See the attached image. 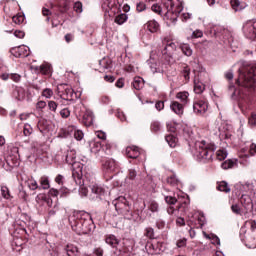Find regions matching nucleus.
Listing matches in <instances>:
<instances>
[{
	"mask_svg": "<svg viewBox=\"0 0 256 256\" xmlns=\"http://www.w3.org/2000/svg\"><path fill=\"white\" fill-rule=\"evenodd\" d=\"M152 11L158 15H165L172 23H175L179 18V13L183 11V4L179 0H169L164 11L158 4L152 5Z\"/></svg>",
	"mask_w": 256,
	"mask_h": 256,
	"instance_id": "obj_3",
	"label": "nucleus"
},
{
	"mask_svg": "<svg viewBox=\"0 0 256 256\" xmlns=\"http://www.w3.org/2000/svg\"><path fill=\"white\" fill-rule=\"evenodd\" d=\"M176 99H178L182 105H187L189 103V92H178L176 94Z\"/></svg>",
	"mask_w": 256,
	"mask_h": 256,
	"instance_id": "obj_25",
	"label": "nucleus"
},
{
	"mask_svg": "<svg viewBox=\"0 0 256 256\" xmlns=\"http://www.w3.org/2000/svg\"><path fill=\"white\" fill-rule=\"evenodd\" d=\"M217 189L218 191H222L224 193H229L231 191V188H229V184H227V182L225 181L218 183Z\"/></svg>",
	"mask_w": 256,
	"mask_h": 256,
	"instance_id": "obj_40",
	"label": "nucleus"
},
{
	"mask_svg": "<svg viewBox=\"0 0 256 256\" xmlns=\"http://www.w3.org/2000/svg\"><path fill=\"white\" fill-rule=\"evenodd\" d=\"M164 49L162 50L163 58L167 61V63H171L173 61V57H171V51H175V43L169 40L163 41Z\"/></svg>",
	"mask_w": 256,
	"mask_h": 256,
	"instance_id": "obj_13",
	"label": "nucleus"
},
{
	"mask_svg": "<svg viewBox=\"0 0 256 256\" xmlns=\"http://www.w3.org/2000/svg\"><path fill=\"white\" fill-rule=\"evenodd\" d=\"M136 178H137V170H135V168H130L128 170V175L125 181H135Z\"/></svg>",
	"mask_w": 256,
	"mask_h": 256,
	"instance_id": "obj_42",
	"label": "nucleus"
},
{
	"mask_svg": "<svg viewBox=\"0 0 256 256\" xmlns=\"http://www.w3.org/2000/svg\"><path fill=\"white\" fill-rule=\"evenodd\" d=\"M10 53L14 57H29L31 50L29 49V46L22 45L12 48Z\"/></svg>",
	"mask_w": 256,
	"mask_h": 256,
	"instance_id": "obj_16",
	"label": "nucleus"
},
{
	"mask_svg": "<svg viewBox=\"0 0 256 256\" xmlns=\"http://www.w3.org/2000/svg\"><path fill=\"white\" fill-rule=\"evenodd\" d=\"M136 9L139 13L145 11L147 9V6L145 5V3L143 2H139L137 5H136Z\"/></svg>",
	"mask_w": 256,
	"mask_h": 256,
	"instance_id": "obj_60",
	"label": "nucleus"
},
{
	"mask_svg": "<svg viewBox=\"0 0 256 256\" xmlns=\"http://www.w3.org/2000/svg\"><path fill=\"white\" fill-rule=\"evenodd\" d=\"M14 36H16L17 39H23V37H25V32L21 30H16L14 31Z\"/></svg>",
	"mask_w": 256,
	"mask_h": 256,
	"instance_id": "obj_64",
	"label": "nucleus"
},
{
	"mask_svg": "<svg viewBox=\"0 0 256 256\" xmlns=\"http://www.w3.org/2000/svg\"><path fill=\"white\" fill-rule=\"evenodd\" d=\"M76 155H75V150H68L66 155H65V161L68 163V165H72V167H78V170H73V173L77 175V173H81L83 175V165L75 162Z\"/></svg>",
	"mask_w": 256,
	"mask_h": 256,
	"instance_id": "obj_12",
	"label": "nucleus"
},
{
	"mask_svg": "<svg viewBox=\"0 0 256 256\" xmlns=\"http://www.w3.org/2000/svg\"><path fill=\"white\" fill-rule=\"evenodd\" d=\"M126 155L130 159H137L141 153L139 152V148L137 146H128L126 148Z\"/></svg>",
	"mask_w": 256,
	"mask_h": 256,
	"instance_id": "obj_20",
	"label": "nucleus"
},
{
	"mask_svg": "<svg viewBox=\"0 0 256 256\" xmlns=\"http://www.w3.org/2000/svg\"><path fill=\"white\" fill-rule=\"evenodd\" d=\"M112 205H114L117 213L123 215L126 219H133V213L131 212V204L124 196H120L113 200Z\"/></svg>",
	"mask_w": 256,
	"mask_h": 256,
	"instance_id": "obj_7",
	"label": "nucleus"
},
{
	"mask_svg": "<svg viewBox=\"0 0 256 256\" xmlns=\"http://www.w3.org/2000/svg\"><path fill=\"white\" fill-rule=\"evenodd\" d=\"M236 163L233 160H227L222 163L221 167L222 169H233L235 167Z\"/></svg>",
	"mask_w": 256,
	"mask_h": 256,
	"instance_id": "obj_48",
	"label": "nucleus"
},
{
	"mask_svg": "<svg viewBox=\"0 0 256 256\" xmlns=\"http://www.w3.org/2000/svg\"><path fill=\"white\" fill-rule=\"evenodd\" d=\"M248 123L250 125V127L252 128H256V113L252 112L249 119H248Z\"/></svg>",
	"mask_w": 256,
	"mask_h": 256,
	"instance_id": "obj_51",
	"label": "nucleus"
},
{
	"mask_svg": "<svg viewBox=\"0 0 256 256\" xmlns=\"http://www.w3.org/2000/svg\"><path fill=\"white\" fill-rule=\"evenodd\" d=\"M163 126H161V122L159 121H154L151 124V131H153V133H159V131L162 129Z\"/></svg>",
	"mask_w": 256,
	"mask_h": 256,
	"instance_id": "obj_46",
	"label": "nucleus"
},
{
	"mask_svg": "<svg viewBox=\"0 0 256 256\" xmlns=\"http://www.w3.org/2000/svg\"><path fill=\"white\" fill-rule=\"evenodd\" d=\"M107 245H111V247H117L119 245V239L115 237V235H110L106 237Z\"/></svg>",
	"mask_w": 256,
	"mask_h": 256,
	"instance_id": "obj_37",
	"label": "nucleus"
},
{
	"mask_svg": "<svg viewBox=\"0 0 256 256\" xmlns=\"http://www.w3.org/2000/svg\"><path fill=\"white\" fill-rule=\"evenodd\" d=\"M51 184L49 182V177L47 176H42L40 178V188L41 189H50Z\"/></svg>",
	"mask_w": 256,
	"mask_h": 256,
	"instance_id": "obj_38",
	"label": "nucleus"
},
{
	"mask_svg": "<svg viewBox=\"0 0 256 256\" xmlns=\"http://www.w3.org/2000/svg\"><path fill=\"white\" fill-rule=\"evenodd\" d=\"M42 97H45V99H51V97H53V90L50 88H45L42 91Z\"/></svg>",
	"mask_w": 256,
	"mask_h": 256,
	"instance_id": "obj_52",
	"label": "nucleus"
},
{
	"mask_svg": "<svg viewBox=\"0 0 256 256\" xmlns=\"http://www.w3.org/2000/svg\"><path fill=\"white\" fill-rule=\"evenodd\" d=\"M146 236H148L149 239H154L155 231L153 230V228H146Z\"/></svg>",
	"mask_w": 256,
	"mask_h": 256,
	"instance_id": "obj_63",
	"label": "nucleus"
},
{
	"mask_svg": "<svg viewBox=\"0 0 256 256\" xmlns=\"http://www.w3.org/2000/svg\"><path fill=\"white\" fill-rule=\"evenodd\" d=\"M68 133L73 135L77 141H81V139H83V131L78 130L75 126H69Z\"/></svg>",
	"mask_w": 256,
	"mask_h": 256,
	"instance_id": "obj_23",
	"label": "nucleus"
},
{
	"mask_svg": "<svg viewBox=\"0 0 256 256\" xmlns=\"http://www.w3.org/2000/svg\"><path fill=\"white\" fill-rule=\"evenodd\" d=\"M145 85L143 78L141 77H135L132 86L136 89V91H141L143 89V86Z\"/></svg>",
	"mask_w": 256,
	"mask_h": 256,
	"instance_id": "obj_31",
	"label": "nucleus"
},
{
	"mask_svg": "<svg viewBox=\"0 0 256 256\" xmlns=\"http://www.w3.org/2000/svg\"><path fill=\"white\" fill-rule=\"evenodd\" d=\"M176 246L178 249H183V247H187V238H181L177 240Z\"/></svg>",
	"mask_w": 256,
	"mask_h": 256,
	"instance_id": "obj_54",
	"label": "nucleus"
},
{
	"mask_svg": "<svg viewBox=\"0 0 256 256\" xmlns=\"http://www.w3.org/2000/svg\"><path fill=\"white\" fill-rule=\"evenodd\" d=\"M81 173L77 172V174H75V172H72V177L76 183V185H79V193L81 195V197H87V194L89 193V190L87 189V187H85L83 180L81 179Z\"/></svg>",
	"mask_w": 256,
	"mask_h": 256,
	"instance_id": "obj_15",
	"label": "nucleus"
},
{
	"mask_svg": "<svg viewBox=\"0 0 256 256\" xmlns=\"http://www.w3.org/2000/svg\"><path fill=\"white\" fill-rule=\"evenodd\" d=\"M216 155H217V160L218 161H224V159H227L228 153H227V150L220 149V150L217 151Z\"/></svg>",
	"mask_w": 256,
	"mask_h": 256,
	"instance_id": "obj_45",
	"label": "nucleus"
},
{
	"mask_svg": "<svg viewBox=\"0 0 256 256\" xmlns=\"http://www.w3.org/2000/svg\"><path fill=\"white\" fill-rule=\"evenodd\" d=\"M170 109L175 113L176 115H183L185 111V104H181L178 101H172L170 104Z\"/></svg>",
	"mask_w": 256,
	"mask_h": 256,
	"instance_id": "obj_19",
	"label": "nucleus"
},
{
	"mask_svg": "<svg viewBox=\"0 0 256 256\" xmlns=\"http://www.w3.org/2000/svg\"><path fill=\"white\" fill-rule=\"evenodd\" d=\"M33 133V127H31L29 124L24 125L23 134L25 137H29Z\"/></svg>",
	"mask_w": 256,
	"mask_h": 256,
	"instance_id": "obj_55",
	"label": "nucleus"
},
{
	"mask_svg": "<svg viewBox=\"0 0 256 256\" xmlns=\"http://www.w3.org/2000/svg\"><path fill=\"white\" fill-rule=\"evenodd\" d=\"M1 195L3 199H13V196H11V191H9V188L4 185L1 186Z\"/></svg>",
	"mask_w": 256,
	"mask_h": 256,
	"instance_id": "obj_39",
	"label": "nucleus"
},
{
	"mask_svg": "<svg viewBox=\"0 0 256 256\" xmlns=\"http://www.w3.org/2000/svg\"><path fill=\"white\" fill-rule=\"evenodd\" d=\"M119 171V163L113 158H105L102 160V173L104 175H113Z\"/></svg>",
	"mask_w": 256,
	"mask_h": 256,
	"instance_id": "obj_9",
	"label": "nucleus"
},
{
	"mask_svg": "<svg viewBox=\"0 0 256 256\" xmlns=\"http://www.w3.org/2000/svg\"><path fill=\"white\" fill-rule=\"evenodd\" d=\"M231 211H232L235 215H241V214H242L241 207H239V205H237V204H233V205L231 206Z\"/></svg>",
	"mask_w": 256,
	"mask_h": 256,
	"instance_id": "obj_58",
	"label": "nucleus"
},
{
	"mask_svg": "<svg viewBox=\"0 0 256 256\" xmlns=\"http://www.w3.org/2000/svg\"><path fill=\"white\" fill-rule=\"evenodd\" d=\"M102 8L105 9V11H113V13H115L117 11V0H106L102 4Z\"/></svg>",
	"mask_w": 256,
	"mask_h": 256,
	"instance_id": "obj_21",
	"label": "nucleus"
},
{
	"mask_svg": "<svg viewBox=\"0 0 256 256\" xmlns=\"http://www.w3.org/2000/svg\"><path fill=\"white\" fill-rule=\"evenodd\" d=\"M181 73L185 81H189L191 79V68H189V66H184Z\"/></svg>",
	"mask_w": 256,
	"mask_h": 256,
	"instance_id": "obj_43",
	"label": "nucleus"
},
{
	"mask_svg": "<svg viewBox=\"0 0 256 256\" xmlns=\"http://www.w3.org/2000/svg\"><path fill=\"white\" fill-rule=\"evenodd\" d=\"M37 71L42 73V75H50L51 74V65L49 64H42L38 68H36Z\"/></svg>",
	"mask_w": 256,
	"mask_h": 256,
	"instance_id": "obj_34",
	"label": "nucleus"
},
{
	"mask_svg": "<svg viewBox=\"0 0 256 256\" xmlns=\"http://www.w3.org/2000/svg\"><path fill=\"white\" fill-rule=\"evenodd\" d=\"M10 79H12V81H14L15 83H19V81H21V75L17 73H12L10 74Z\"/></svg>",
	"mask_w": 256,
	"mask_h": 256,
	"instance_id": "obj_62",
	"label": "nucleus"
},
{
	"mask_svg": "<svg viewBox=\"0 0 256 256\" xmlns=\"http://www.w3.org/2000/svg\"><path fill=\"white\" fill-rule=\"evenodd\" d=\"M47 107V102L40 100L36 103V111L38 115H43V109Z\"/></svg>",
	"mask_w": 256,
	"mask_h": 256,
	"instance_id": "obj_41",
	"label": "nucleus"
},
{
	"mask_svg": "<svg viewBox=\"0 0 256 256\" xmlns=\"http://www.w3.org/2000/svg\"><path fill=\"white\" fill-rule=\"evenodd\" d=\"M249 224H250V233L247 236L243 235V233H246V231H245V228H241L240 238H241V241H245L246 243H248V247L250 249H256V221L251 220Z\"/></svg>",
	"mask_w": 256,
	"mask_h": 256,
	"instance_id": "obj_8",
	"label": "nucleus"
},
{
	"mask_svg": "<svg viewBox=\"0 0 256 256\" xmlns=\"http://www.w3.org/2000/svg\"><path fill=\"white\" fill-rule=\"evenodd\" d=\"M215 144L209 143L205 140L198 141L195 143L194 158L200 163H207L213 159L215 153Z\"/></svg>",
	"mask_w": 256,
	"mask_h": 256,
	"instance_id": "obj_4",
	"label": "nucleus"
},
{
	"mask_svg": "<svg viewBox=\"0 0 256 256\" xmlns=\"http://www.w3.org/2000/svg\"><path fill=\"white\" fill-rule=\"evenodd\" d=\"M231 7L235 11H243V9H247V3L241 2L239 0H231Z\"/></svg>",
	"mask_w": 256,
	"mask_h": 256,
	"instance_id": "obj_24",
	"label": "nucleus"
},
{
	"mask_svg": "<svg viewBox=\"0 0 256 256\" xmlns=\"http://www.w3.org/2000/svg\"><path fill=\"white\" fill-rule=\"evenodd\" d=\"M70 225L78 235H87L91 233V215L87 212H76L69 218Z\"/></svg>",
	"mask_w": 256,
	"mask_h": 256,
	"instance_id": "obj_2",
	"label": "nucleus"
},
{
	"mask_svg": "<svg viewBox=\"0 0 256 256\" xmlns=\"http://www.w3.org/2000/svg\"><path fill=\"white\" fill-rule=\"evenodd\" d=\"M239 77L236 80L238 87L230 84L228 87V93L234 101H238L239 107H246L249 105V93L247 89L256 88V66H246L240 68Z\"/></svg>",
	"mask_w": 256,
	"mask_h": 256,
	"instance_id": "obj_1",
	"label": "nucleus"
},
{
	"mask_svg": "<svg viewBox=\"0 0 256 256\" xmlns=\"http://www.w3.org/2000/svg\"><path fill=\"white\" fill-rule=\"evenodd\" d=\"M59 105L57 104V102L51 100V101H48V109L49 111H51L52 113H57V107Z\"/></svg>",
	"mask_w": 256,
	"mask_h": 256,
	"instance_id": "obj_50",
	"label": "nucleus"
},
{
	"mask_svg": "<svg viewBox=\"0 0 256 256\" xmlns=\"http://www.w3.org/2000/svg\"><path fill=\"white\" fill-rule=\"evenodd\" d=\"M203 234H204V237H206V239H212L213 245H221V240L216 235H213V234L209 235V234H206L205 232Z\"/></svg>",
	"mask_w": 256,
	"mask_h": 256,
	"instance_id": "obj_44",
	"label": "nucleus"
},
{
	"mask_svg": "<svg viewBox=\"0 0 256 256\" xmlns=\"http://www.w3.org/2000/svg\"><path fill=\"white\" fill-rule=\"evenodd\" d=\"M180 49L182 53L186 55V57H191V55H193V49H191V46H189V44H181Z\"/></svg>",
	"mask_w": 256,
	"mask_h": 256,
	"instance_id": "obj_36",
	"label": "nucleus"
},
{
	"mask_svg": "<svg viewBox=\"0 0 256 256\" xmlns=\"http://www.w3.org/2000/svg\"><path fill=\"white\" fill-rule=\"evenodd\" d=\"M243 33L247 39H256V19H251L244 23Z\"/></svg>",
	"mask_w": 256,
	"mask_h": 256,
	"instance_id": "obj_11",
	"label": "nucleus"
},
{
	"mask_svg": "<svg viewBox=\"0 0 256 256\" xmlns=\"http://www.w3.org/2000/svg\"><path fill=\"white\" fill-rule=\"evenodd\" d=\"M209 109V104L205 100H198L193 104V110L196 115H205Z\"/></svg>",
	"mask_w": 256,
	"mask_h": 256,
	"instance_id": "obj_17",
	"label": "nucleus"
},
{
	"mask_svg": "<svg viewBox=\"0 0 256 256\" xmlns=\"http://www.w3.org/2000/svg\"><path fill=\"white\" fill-rule=\"evenodd\" d=\"M28 187H29V189H31V191H35V190L39 189V184H37V180L29 179Z\"/></svg>",
	"mask_w": 256,
	"mask_h": 256,
	"instance_id": "obj_49",
	"label": "nucleus"
},
{
	"mask_svg": "<svg viewBox=\"0 0 256 256\" xmlns=\"http://www.w3.org/2000/svg\"><path fill=\"white\" fill-rule=\"evenodd\" d=\"M100 68H102V71H110V69H113V62L109 58H103L99 61Z\"/></svg>",
	"mask_w": 256,
	"mask_h": 256,
	"instance_id": "obj_22",
	"label": "nucleus"
},
{
	"mask_svg": "<svg viewBox=\"0 0 256 256\" xmlns=\"http://www.w3.org/2000/svg\"><path fill=\"white\" fill-rule=\"evenodd\" d=\"M146 29H148L150 33H157L159 31V23L155 20H150L146 23Z\"/></svg>",
	"mask_w": 256,
	"mask_h": 256,
	"instance_id": "obj_26",
	"label": "nucleus"
},
{
	"mask_svg": "<svg viewBox=\"0 0 256 256\" xmlns=\"http://www.w3.org/2000/svg\"><path fill=\"white\" fill-rule=\"evenodd\" d=\"M165 201L168 205H175V203H178V206L176 208L173 206H169L167 208L168 215H174L175 217H179V215L187 214V211L189 210V198H185L184 201L181 202L173 196H166Z\"/></svg>",
	"mask_w": 256,
	"mask_h": 256,
	"instance_id": "obj_5",
	"label": "nucleus"
},
{
	"mask_svg": "<svg viewBox=\"0 0 256 256\" xmlns=\"http://www.w3.org/2000/svg\"><path fill=\"white\" fill-rule=\"evenodd\" d=\"M167 183L175 187V185L179 183V180L177 179V176L171 175L167 178Z\"/></svg>",
	"mask_w": 256,
	"mask_h": 256,
	"instance_id": "obj_53",
	"label": "nucleus"
},
{
	"mask_svg": "<svg viewBox=\"0 0 256 256\" xmlns=\"http://www.w3.org/2000/svg\"><path fill=\"white\" fill-rule=\"evenodd\" d=\"M66 253L68 256H77L79 255V248L73 244H68L66 246Z\"/></svg>",
	"mask_w": 256,
	"mask_h": 256,
	"instance_id": "obj_30",
	"label": "nucleus"
},
{
	"mask_svg": "<svg viewBox=\"0 0 256 256\" xmlns=\"http://www.w3.org/2000/svg\"><path fill=\"white\" fill-rule=\"evenodd\" d=\"M205 91V84H203L201 81L197 80V78L194 79V92L197 95H201Z\"/></svg>",
	"mask_w": 256,
	"mask_h": 256,
	"instance_id": "obj_27",
	"label": "nucleus"
},
{
	"mask_svg": "<svg viewBox=\"0 0 256 256\" xmlns=\"http://www.w3.org/2000/svg\"><path fill=\"white\" fill-rule=\"evenodd\" d=\"M11 97L14 101L21 102L25 101V97H27V92L25 88L21 86H13L11 91Z\"/></svg>",
	"mask_w": 256,
	"mask_h": 256,
	"instance_id": "obj_14",
	"label": "nucleus"
},
{
	"mask_svg": "<svg viewBox=\"0 0 256 256\" xmlns=\"http://www.w3.org/2000/svg\"><path fill=\"white\" fill-rule=\"evenodd\" d=\"M166 142L168 143L169 147L175 148L177 147V143H179V139L175 137L173 134H169L165 137Z\"/></svg>",
	"mask_w": 256,
	"mask_h": 256,
	"instance_id": "obj_29",
	"label": "nucleus"
},
{
	"mask_svg": "<svg viewBox=\"0 0 256 256\" xmlns=\"http://www.w3.org/2000/svg\"><path fill=\"white\" fill-rule=\"evenodd\" d=\"M74 11L76 13H83V4L81 2L74 3Z\"/></svg>",
	"mask_w": 256,
	"mask_h": 256,
	"instance_id": "obj_59",
	"label": "nucleus"
},
{
	"mask_svg": "<svg viewBox=\"0 0 256 256\" xmlns=\"http://www.w3.org/2000/svg\"><path fill=\"white\" fill-rule=\"evenodd\" d=\"M240 203L245 213H248V211H253V200L249 195L243 194L240 198Z\"/></svg>",
	"mask_w": 256,
	"mask_h": 256,
	"instance_id": "obj_18",
	"label": "nucleus"
},
{
	"mask_svg": "<svg viewBox=\"0 0 256 256\" xmlns=\"http://www.w3.org/2000/svg\"><path fill=\"white\" fill-rule=\"evenodd\" d=\"M12 21L16 25H21V23H23V21H25V15L18 14L16 16H13Z\"/></svg>",
	"mask_w": 256,
	"mask_h": 256,
	"instance_id": "obj_47",
	"label": "nucleus"
},
{
	"mask_svg": "<svg viewBox=\"0 0 256 256\" xmlns=\"http://www.w3.org/2000/svg\"><path fill=\"white\" fill-rule=\"evenodd\" d=\"M150 70L152 73H164L163 66H161L160 63H157L155 61L150 62Z\"/></svg>",
	"mask_w": 256,
	"mask_h": 256,
	"instance_id": "obj_28",
	"label": "nucleus"
},
{
	"mask_svg": "<svg viewBox=\"0 0 256 256\" xmlns=\"http://www.w3.org/2000/svg\"><path fill=\"white\" fill-rule=\"evenodd\" d=\"M90 188L92 193H94V195H98V196L105 195V189H103V187L97 184L90 186Z\"/></svg>",
	"mask_w": 256,
	"mask_h": 256,
	"instance_id": "obj_35",
	"label": "nucleus"
},
{
	"mask_svg": "<svg viewBox=\"0 0 256 256\" xmlns=\"http://www.w3.org/2000/svg\"><path fill=\"white\" fill-rule=\"evenodd\" d=\"M60 116L62 117V119H67L71 116V110H69V108H63L60 111Z\"/></svg>",
	"mask_w": 256,
	"mask_h": 256,
	"instance_id": "obj_56",
	"label": "nucleus"
},
{
	"mask_svg": "<svg viewBox=\"0 0 256 256\" xmlns=\"http://www.w3.org/2000/svg\"><path fill=\"white\" fill-rule=\"evenodd\" d=\"M74 113L77 119H79L86 127H91L93 125V121H95V115L93 114V111H91L89 108H86L82 103H78L74 107Z\"/></svg>",
	"mask_w": 256,
	"mask_h": 256,
	"instance_id": "obj_6",
	"label": "nucleus"
},
{
	"mask_svg": "<svg viewBox=\"0 0 256 256\" xmlns=\"http://www.w3.org/2000/svg\"><path fill=\"white\" fill-rule=\"evenodd\" d=\"M127 19H129V16H127L125 13H122L115 17L114 23L117 25H123L124 23H127Z\"/></svg>",
	"mask_w": 256,
	"mask_h": 256,
	"instance_id": "obj_33",
	"label": "nucleus"
},
{
	"mask_svg": "<svg viewBox=\"0 0 256 256\" xmlns=\"http://www.w3.org/2000/svg\"><path fill=\"white\" fill-rule=\"evenodd\" d=\"M188 219V225H192L196 229H201L206 223L205 215L201 214V212L188 213Z\"/></svg>",
	"mask_w": 256,
	"mask_h": 256,
	"instance_id": "obj_10",
	"label": "nucleus"
},
{
	"mask_svg": "<svg viewBox=\"0 0 256 256\" xmlns=\"http://www.w3.org/2000/svg\"><path fill=\"white\" fill-rule=\"evenodd\" d=\"M65 92L68 99H75V97L77 96V93L73 91V88H66Z\"/></svg>",
	"mask_w": 256,
	"mask_h": 256,
	"instance_id": "obj_57",
	"label": "nucleus"
},
{
	"mask_svg": "<svg viewBox=\"0 0 256 256\" xmlns=\"http://www.w3.org/2000/svg\"><path fill=\"white\" fill-rule=\"evenodd\" d=\"M147 209L151 211V213H158L159 212V203L155 200H150L147 203Z\"/></svg>",
	"mask_w": 256,
	"mask_h": 256,
	"instance_id": "obj_32",
	"label": "nucleus"
},
{
	"mask_svg": "<svg viewBox=\"0 0 256 256\" xmlns=\"http://www.w3.org/2000/svg\"><path fill=\"white\" fill-rule=\"evenodd\" d=\"M181 17L182 21H189V19H191L192 14L191 13H182L181 12L178 14V17Z\"/></svg>",
	"mask_w": 256,
	"mask_h": 256,
	"instance_id": "obj_61",
	"label": "nucleus"
}]
</instances>
